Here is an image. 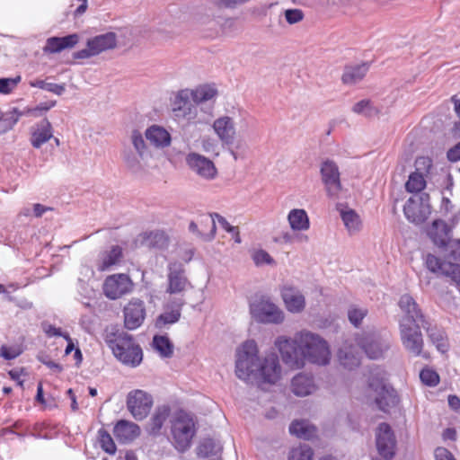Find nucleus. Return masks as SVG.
Segmentation results:
<instances>
[{"label": "nucleus", "mask_w": 460, "mask_h": 460, "mask_svg": "<svg viewBox=\"0 0 460 460\" xmlns=\"http://www.w3.org/2000/svg\"><path fill=\"white\" fill-rule=\"evenodd\" d=\"M320 171L328 196L337 198L341 190L340 172L337 164L331 160H326L322 163Z\"/></svg>", "instance_id": "obj_20"}, {"label": "nucleus", "mask_w": 460, "mask_h": 460, "mask_svg": "<svg viewBox=\"0 0 460 460\" xmlns=\"http://www.w3.org/2000/svg\"><path fill=\"white\" fill-rule=\"evenodd\" d=\"M252 259L256 266L274 265L275 261L268 252L262 249L256 250L252 254Z\"/></svg>", "instance_id": "obj_51"}, {"label": "nucleus", "mask_w": 460, "mask_h": 460, "mask_svg": "<svg viewBox=\"0 0 460 460\" xmlns=\"http://www.w3.org/2000/svg\"><path fill=\"white\" fill-rule=\"evenodd\" d=\"M354 341L357 344L356 347L347 341L339 349V360L348 369H353L359 365V349L363 350L369 358L378 359L384 357L391 346L389 335L376 330L364 331L357 334Z\"/></svg>", "instance_id": "obj_2"}, {"label": "nucleus", "mask_w": 460, "mask_h": 460, "mask_svg": "<svg viewBox=\"0 0 460 460\" xmlns=\"http://www.w3.org/2000/svg\"><path fill=\"white\" fill-rule=\"evenodd\" d=\"M367 70V64L347 66L342 75V81L347 84H357L364 78Z\"/></svg>", "instance_id": "obj_40"}, {"label": "nucleus", "mask_w": 460, "mask_h": 460, "mask_svg": "<svg viewBox=\"0 0 460 460\" xmlns=\"http://www.w3.org/2000/svg\"><path fill=\"white\" fill-rule=\"evenodd\" d=\"M318 386L312 375L298 373L291 380L290 390L299 397H305L316 392Z\"/></svg>", "instance_id": "obj_25"}, {"label": "nucleus", "mask_w": 460, "mask_h": 460, "mask_svg": "<svg viewBox=\"0 0 460 460\" xmlns=\"http://www.w3.org/2000/svg\"><path fill=\"white\" fill-rule=\"evenodd\" d=\"M174 119L179 122L193 123L198 119V106L192 101L189 89L177 92L172 101Z\"/></svg>", "instance_id": "obj_10"}, {"label": "nucleus", "mask_w": 460, "mask_h": 460, "mask_svg": "<svg viewBox=\"0 0 460 460\" xmlns=\"http://www.w3.org/2000/svg\"><path fill=\"white\" fill-rule=\"evenodd\" d=\"M190 170L205 181H214L218 174L212 160L195 152L189 153L185 158Z\"/></svg>", "instance_id": "obj_16"}, {"label": "nucleus", "mask_w": 460, "mask_h": 460, "mask_svg": "<svg viewBox=\"0 0 460 460\" xmlns=\"http://www.w3.org/2000/svg\"><path fill=\"white\" fill-rule=\"evenodd\" d=\"M436 460H456L454 456L445 447H438L435 450Z\"/></svg>", "instance_id": "obj_64"}, {"label": "nucleus", "mask_w": 460, "mask_h": 460, "mask_svg": "<svg viewBox=\"0 0 460 460\" xmlns=\"http://www.w3.org/2000/svg\"><path fill=\"white\" fill-rule=\"evenodd\" d=\"M145 137L151 146L157 149H163L171 145V134L164 127L152 125L145 131Z\"/></svg>", "instance_id": "obj_27"}, {"label": "nucleus", "mask_w": 460, "mask_h": 460, "mask_svg": "<svg viewBox=\"0 0 460 460\" xmlns=\"http://www.w3.org/2000/svg\"><path fill=\"white\" fill-rule=\"evenodd\" d=\"M420 323L411 324L407 319H401L400 339L404 349L413 357L423 356L424 341L420 332Z\"/></svg>", "instance_id": "obj_9"}, {"label": "nucleus", "mask_w": 460, "mask_h": 460, "mask_svg": "<svg viewBox=\"0 0 460 460\" xmlns=\"http://www.w3.org/2000/svg\"><path fill=\"white\" fill-rule=\"evenodd\" d=\"M431 165V160L426 156L419 157L415 161L416 172H422L423 174L424 172H429Z\"/></svg>", "instance_id": "obj_59"}, {"label": "nucleus", "mask_w": 460, "mask_h": 460, "mask_svg": "<svg viewBox=\"0 0 460 460\" xmlns=\"http://www.w3.org/2000/svg\"><path fill=\"white\" fill-rule=\"evenodd\" d=\"M340 215L350 235L360 232L362 228V220L360 216L355 210L345 207L340 209Z\"/></svg>", "instance_id": "obj_34"}, {"label": "nucleus", "mask_w": 460, "mask_h": 460, "mask_svg": "<svg viewBox=\"0 0 460 460\" xmlns=\"http://www.w3.org/2000/svg\"><path fill=\"white\" fill-rule=\"evenodd\" d=\"M427 268L437 274L450 277L456 283L460 285V264L443 261L433 254L426 257Z\"/></svg>", "instance_id": "obj_23"}, {"label": "nucleus", "mask_w": 460, "mask_h": 460, "mask_svg": "<svg viewBox=\"0 0 460 460\" xmlns=\"http://www.w3.org/2000/svg\"><path fill=\"white\" fill-rule=\"evenodd\" d=\"M223 146H226L227 151L232 155L234 161H237L238 159H243L248 151V146L243 139H239L237 141L234 140L233 144Z\"/></svg>", "instance_id": "obj_46"}, {"label": "nucleus", "mask_w": 460, "mask_h": 460, "mask_svg": "<svg viewBox=\"0 0 460 460\" xmlns=\"http://www.w3.org/2000/svg\"><path fill=\"white\" fill-rule=\"evenodd\" d=\"M53 137V128L47 119L36 123L31 129V144L34 148H40Z\"/></svg>", "instance_id": "obj_26"}, {"label": "nucleus", "mask_w": 460, "mask_h": 460, "mask_svg": "<svg viewBox=\"0 0 460 460\" xmlns=\"http://www.w3.org/2000/svg\"><path fill=\"white\" fill-rule=\"evenodd\" d=\"M117 45V36L114 32H107L90 38L86 47L73 54L76 59H86L95 57L106 50L112 49Z\"/></svg>", "instance_id": "obj_13"}, {"label": "nucleus", "mask_w": 460, "mask_h": 460, "mask_svg": "<svg viewBox=\"0 0 460 460\" xmlns=\"http://www.w3.org/2000/svg\"><path fill=\"white\" fill-rule=\"evenodd\" d=\"M426 186V181L422 172H414L410 174L405 184V188L409 192H420Z\"/></svg>", "instance_id": "obj_44"}, {"label": "nucleus", "mask_w": 460, "mask_h": 460, "mask_svg": "<svg viewBox=\"0 0 460 460\" xmlns=\"http://www.w3.org/2000/svg\"><path fill=\"white\" fill-rule=\"evenodd\" d=\"M282 361L292 369H302L306 363L326 366L332 352L328 341L320 334L302 330L292 338L279 336L274 342Z\"/></svg>", "instance_id": "obj_1"}, {"label": "nucleus", "mask_w": 460, "mask_h": 460, "mask_svg": "<svg viewBox=\"0 0 460 460\" xmlns=\"http://www.w3.org/2000/svg\"><path fill=\"white\" fill-rule=\"evenodd\" d=\"M214 217L216 219V224L217 223L224 230L230 234L236 233V227L231 226L225 217L217 213L214 214Z\"/></svg>", "instance_id": "obj_62"}, {"label": "nucleus", "mask_w": 460, "mask_h": 460, "mask_svg": "<svg viewBox=\"0 0 460 460\" xmlns=\"http://www.w3.org/2000/svg\"><path fill=\"white\" fill-rule=\"evenodd\" d=\"M314 451L308 445L300 444L290 449L288 460H312Z\"/></svg>", "instance_id": "obj_43"}, {"label": "nucleus", "mask_w": 460, "mask_h": 460, "mask_svg": "<svg viewBox=\"0 0 460 460\" xmlns=\"http://www.w3.org/2000/svg\"><path fill=\"white\" fill-rule=\"evenodd\" d=\"M170 410L166 406L156 409L151 419V429L153 432H157L161 429L164 423L169 416Z\"/></svg>", "instance_id": "obj_45"}, {"label": "nucleus", "mask_w": 460, "mask_h": 460, "mask_svg": "<svg viewBox=\"0 0 460 460\" xmlns=\"http://www.w3.org/2000/svg\"><path fill=\"white\" fill-rule=\"evenodd\" d=\"M134 286L128 275L117 273L110 275L105 279L102 289L106 297L117 300L123 296L130 294L134 289Z\"/></svg>", "instance_id": "obj_15"}, {"label": "nucleus", "mask_w": 460, "mask_h": 460, "mask_svg": "<svg viewBox=\"0 0 460 460\" xmlns=\"http://www.w3.org/2000/svg\"><path fill=\"white\" fill-rule=\"evenodd\" d=\"M195 22L201 26L205 27L209 31L218 32L220 27V20L221 18L218 16L217 18L211 17L210 12L208 10H204L196 13L194 17Z\"/></svg>", "instance_id": "obj_41"}, {"label": "nucleus", "mask_w": 460, "mask_h": 460, "mask_svg": "<svg viewBox=\"0 0 460 460\" xmlns=\"http://www.w3.org/2000/svg\"><path fill=\"white\" fill-rule=\"evenodd\" d=\"M378 453L385 459H391L395 453V438L391 427L386 423L378 425L376 433Z\"/></svg>", "instance_id": "obj_22"}, {"label": "nucleus", "mask_w": 460, "mask_h": 460, "mask_svg": "<svg viewBox=\"0 0 460 460\" xmlns=\"http://www.w3.org/2000/svg\"><path fill=\"white\" fill-rule=\"evenodd\" d=\"M252 317L261 323L279 324L285 320L283 310L270 298L261 296L250 304Z\"/></svg>", "instance_id": "obj_8"}, {"label": "nucleus", "mask_w": 460, "mask_h": 460, "mask_svg": "<svg viewBox=\"0 0 460 460\" xmlns=\"http://www.w3.org/2000/svg\"><path fill=\"white\" fill-rule=\"evenodd\" d=\"M22 352V349L21 346L14 345V346H2L0 349V355L4 359L11 360L16 358L18 356H20Z\"/></svg>", "instance_id": "obj_54"}, {"label": "nucleus", "mask_w": 460, "mask_h": 460, "mask_svg": "<svg viewBox=\"0 0 460 460\" xmlns=\"http://www.w3.org/2000/svg\"><path fill=\"white\" fill-rule=\"evenodd\" d=\"M421 323V326L426 329L430 341L436 346L438 350L441 353L447 352L449 345L445 332L436 326L426 327L423 323Z\"/></svg>", "instance_id": "obj_39"}, {"label": "nucleus", "mask_w": 460, "mask_h": 460, "mask_svg": "<svg viewBox=\"0 0 460 460\" xmlns=\"http://www.w3.org/2000/svg\"><path fill=\"white\" fill-rule=\"evenodd\" d=\"M171 434L178 451L184 452L190 447L196 434V421L190 413L176 411L171 420Z\"/></svg>", "instance_id": "obj_5"}, {"label": "nucleus", "mask_w": 460, "mask_h": 460, "mask_svg": "<svg viewBox=\"0 0 460 460\" xmlns=\"http://www.w3.org/2000/svg\"><path fill=\"white\" fill-rule=\"evenodd\" d=\"M212 128L222 145L233 144L236 136L235 118L230 115H221L212 124Z\"/></svg>", "instance_id": "obj_21"}, {"label": "nucleus", "mask_w": 460, "mask_h": 460, "mask_svg": "<svg viewBox=\"0 0 460 460\" xmlns=\"http://www.w3.org/2000/svg\"><path fill=\"white\" fill-rule=\"evenodd\" d=\"M38 359L42 363L44 364L45 366H47L49 368H50L52 371L56 372V373H59L62 371L63 367L61 365H59L58 363H56L54 361H52L49 356L47 355H40L38 356Z\"/></svg>", "instance_id": "obj_60"}, {"label": "nucleus", "mask_w": 460, "mask_h": 460, "mask_svg": "<svg viewBox=\"0 0 460 460\" xmlns=\"http://www.w3.org/2000/svg\"><path fill=\"white\" fill-rule=\"evenodd\" d=\"M368 311L366 307L351 305L348 309V318L351 324L358 327L367 316Z\"/></svg>", "instance_id": "obj_47"}, {"label": "nucleus", "mask_w": 460, "mask_h": 460, "mask_svg": "<svg viewBox=\"0 0 460 460\" xmlns=\"http://www.w3.org/2000/svg\"><path fill=\"white\" fill-rule=\"evenodd\" d=\"M190 92L192 101L197 106L208 102H214L217 95V90L212 84L199 85L193 90H190Z\"/></svg>", "instance_id": "obj_35"}, {"label": "nucleus", "mask_w": 460, "mask_h": 460, "mask_svg": "<svg viewBox=\"0 0 460 460\" xmlns=\"http://www.w3.org/2000/svg\"><path fill=\"white\" fill-rule=\"evenodd\" d=\"M106 343L113 356L123 365L129 367H138L143 360V351L133 336L125 332L110 333Z\"/></svg>", "instance_id": "obj_4"}, {"label": "nucleus", "mask_w": 460, "mask_h": 460, "mask_svg": "<svg viewBox=\"0 0 460 460\" xmlns=\"http://www.w3.org/2000/svg\"><path fill=\"white\" fill-rule=\"evenodd\" d=\"M191 288V284L185 274L183 263L172 261L167 265V286L165 294L167 297L181 296Z\"/></svg>", "instance_id": "obj_12"}, {"label": "nucleus", "mask_w": 460, "mask_h": 460, "mask_svg": "<svg viewBox=\"0 0 460 460\" xmlns=\"http://www.w3.org/2000/svg\"><path fill=\"white\" fill-rule=\"evenodd\" d=\"M427 234L437 246L444 247L450 241L451 228L444 221L437 219L428 227Z\"/></svg>", "instance_id": "obj_28"}, {"label": "nucleus", "mask_w": 460, "mask_h": 460, "mask_svg": "<svg viewBox=\"0 0 460 460\" xmlns=\"http://www.w3.org/2000/svg\"><path fill=\"white\" fill-rule=\"evenodd\" d=\"M98 439L101 447L108 454L114 455L116 453L117 447L111 438V436L104 429H100L98 431Z\"/></svg>", "instance_id": "obj_49"}, {"label": "nucleus", "mask_w": 460, "mask_h": 460, "mask_svg": "<svg viewBox=\"0 0 460 460\" xmlns=\"http://www.w3.org/2000/svg\"><path fill=\"white\" fill-rule=\"evenodd\" d=\"M124 324L128 330H136L142 325L146 318V311L145 302L133 297L123 308Z\"/></svg>", "instance_id": "obj_19"}, {"label": "nucleus", "mask_w": 460, "mask_h": 460, "mask_svg": "<svg viewBox=\"0 0 460 460\" xmlns=\"http://www.w3.org/2000/svg\"><path fill=\"white\" fill-rule=\"evenodd\" d=\"M152 397L143 390H133L127 397V408L136 420H143L149 413Z\"/></svg>", "instance_id": "obj_18"}, {"label": "nucleus", "mask_w": 460, "mask_h": 460, "mask_svg": "<svg viewBox=\"0 0 460 460\" xmlns=\"http://www.w3.org/2000/svg\"><path fill=\"white\" fill-rule=\"evenodd\" d=\"M353 112L364 115L366 117H373L377 114L378 111L372 106V103L368 100H361L355 103L352 107Z\"/></svg>", "instance_id": "obj_50"}, {"label": "nucleus", "mask_w": 460, "mask_h": 460, "mask_svg": "<svg viewBox=\"0 0 460 460\" xmlns=\"http://www.w3.org/2000/svg\"><path fill=\"white\" fill-rule=\"evenodd\" d=\"M201 146L204 152L208 154H215L218 155V144L217 142L211 137H203L201 139Z\"/></svg>", "instance_id": "obj_58"}, {"label": "nucleus", "mask_w": 460, "mask_h": 460, "mask_svg": "<svg viewBox=\"0 0 460 460\" xmlns=\"http://www.w3.org/2000/svg\"><path fill=\"white\" fill-rule=\"evenodd\" d=\"M288 225L294 232H304L310 228V220L303 208L291 209L287 217Z\"/></svg>", "instance_id": "obj_33"}, {"label": "nucleus", "mask_w": 460, "mask_h": 460, "mask_svg": "<svg viewBox=\"0 0 460 460\" xmlns=\"http://www.w3.org/2000/svg\"><path fill=\"white\" fill-rule=\"evenodd\" d=\"M399 306L405 314L402 319H407L408 323H424L423 314L418 307L415 300L409 295H403L399 300Z\"/></svg>", "instance_id": "obj_32"}, {"label": "nucleus", "mask_w": 460, "mask_h": 460, "mask_svg": "<svg viewBox=\"0 0 460 460\" xmlns=\"http://www.w3.org/2000/svg\"><path fill=\"white\" fill-rule=\"evenodd\" d=\"M259 349L253 340L244 341L236 349L235 374L239 379L250 382L254 376L261 358L258 356Z\"/></svg>", "instance_id": "obj_7"}, {"label": "nucleus", "mask_w": 460, "mask_h": 460, "mask_svg": "<svg viewBox=\"0 0 460 460\" xmlns=\"http://www.w3.org/2000/svg\"><path fill=\"white\" fill-rule=\"evenodd\" d=\"M30 85L31 87L46 90V91L53 93H55L57 95L63 94L65 90H66L65 84H55V83H49L47 81L40 80V79H37V80H34V81H31L30 82Z\"/></svg>", "instance_id": "obj_48"}, {"label": "nucleus", "mask_w": 460, "mask_h": 460, "mask_svg": "<svg viewBox=\"0 0 460 460\" xmlns=\"http://www.w3.org/2000/svg\"><path fill=\"white\" fill-rule=\"evenodd\" d=\"M289 431L299 438L308 440L315 436L316 429L308 420H296L291 422Z\"/></svg>", "instance_id": "obj_36"}, {"label": "nucleus", "mask_w": 460, "mask_h": 460, "mask_svg": "<svg viewBox=\"0 0 460 460\" xmlns=\"http://www.w3.org/2000/svg\"><path fill=\"white\" fill-rule=\"evenodd\" d=\"M130 140L134 151L124 155L126 165L134 172H145L153 167L154 157L141 132L133 130L130 135Z\"/></svg>", "instance_id": "obj_6"}, {"label": "nucleus", "mask_w": 460, "mask_h": 460, "mask_svg": "<svg viewBox=\"0 0 460 460\" xmlns=\"http://www.w3.org/2000/svg\"><path fill=\"white\" fill-rule=\"evenodd\" d=\"M286 21L289 24H295L301 22L304 18V13L300 9H287L284 12Z\"/></svg>", "instance_id": "obj_57"}, {"label": "nucleus", "mask_w": 460, "mask_h": 460, "mask_svg": "<svg viewBox=\"0 0 460 460\" xmlns=\"http://www.w3.org/2000/svg\"><path fill=\"white\" fill-rule=\"evenodd\" d=\"M185 303L184 297L181 296L165 297L163 304V313L157 316L155 326L164 328L176 323L181 318Z\"/></svg>", "instance_id": "obj_17"}, {"label": "nucleus", "mask_w": 460, "mask_h": 460, "mask_svg": "<svg viewBox=\"0 0 460 460\" xmlns=\"http://www.w3.org/2000/svg\"><path fill=\"white\" fill-rule=\"evenodd\" d=\"M153 348L162 358H171L173 354V345L166 336L155 335Z\"/></svg>", "instance_id": "obj_42"}, {"label": "nucleus", "mask_w": 460, "mask_h": 460, "mask_svg": "<svg viewBox=\"0 0 460 460\" xmlns=\"http://www.w3.org/2000/svg\"><path fill=\"white\" fill-rule=\"evenodd\" d=\"M199 228V236L206 241H211L217 231L216 219L214 214L201 215L198 218Z\"/></svg>", "instance_id": "obj_38"}, {"label": "nucleus", "mask_w": 460, "mask_h": 460, "mask_svg": "<svg viewBox=\"0 0 460 460\" xmlns=\"http://www.w3.org/2000/svg\"><path fill=\"white\" fill-rule=\"evenodd\" d=\"M219 447L214 443L212 439H205L198 448V454L203 457L209 455L216 454Z\"/></svg>", "instance_id": "obj_55"}, {"label": "nucleus", "mask_w": 460, "mask_h": 460, "mask_svg": "<svg viewBox=\"0 0 460 460\" xmlns=\"http://www.w3.org/2000/svg\"><path fill=\"white\" fill-rule=\"evenodd\" d=\"M281 376L282 367L279 358L275 353H270L261 360L251 382L260 386L275 385L281 379Z\"/></svg>", "instance_id": "obj_11"}, {"label": "nucleus", "mask_w": 460, "mask_h": 460, "mask_svg": "<svg viewBox=\"0 0 460 460\" xmlns=\"http://www.w3.org/2000/svg\"><path fill=\"white\" fill-rule=\"evenodd\" d=\"M421 382L429 386H436L439 382L438 373L430 368H423L420 373Z\"/></svg>", "instance_id": "obj_52"}, {"label": "nucleus", "mask_w": 460, "mask_h": 460, "mask_svg": "<svg viewBox=\"0 0 460 460\" xmlns=\"http://www.w3.org/2000/svg\"><path fill=\"white\" fill-rule=\"evenodd\" d=\"M21 82V76L17 75L13 78H0V93H11Z\"/></svg>", "instance_id": "obj_53"}, {"label": "nucleus", "mask_w": 460, "mask_h": 460, "mask_svg": "<svg viewBox=\"0 0 460 460\" xmlns=\"http://www.w3.org/2000/svg\"><path fill=\"white\" fill-rule=\"evenodd\" d=\"M366 396L385 412L398 402L394 389L387 382V373L382 367H375L369 370Z\"/></svg>", "instance_id": "obj_3"}, {"label": "nucleus", "mask_w": 460, "mask_h": 460, "mask_svg": "<svg viewBox=\"0 0 460 460\" xmlns=\"http://www.w3.org/2000/svg\"><path fill=\"white\" fill-rule=\"evenodd\" d=\"M44 332L49 337H64L66 340H69V335L67 333H63L60 328H57L51 324L44 326Z\"/></svg>", "instance_id": "obj_63"}, {"label": "nucleus", "mask_w": 460, "mask_h": 460, "mask_svg": "<svg viewBox=\"0 0 460 460\" xmlns=\"http://www.w3.org/2000/svg\"><path fill=\"white\" fill-rule=\"evenodd\" d=\"M455 207L452 204L451 200L448 198H443L440 207V212L446 217H449L451 214L455 211Z\"/></svg>", "instance_id": "obj_61"}, {"label": "nucleus", "mask_w": 460, "mask_h": 460, "mask_svg": "<svg viewBox=\"0 0 460 460\" xmlns=\"http://www.w3.org/2000/svg\"><path fill=\"white\" fill-rule=\"evenodd\" d=\"M34 114V110H32L31 108L30 107H25L23 108L22 110H20L18 108H13L10 112L8 113V116L9 118H7L8 119H12L13 122L10 123L11 124V127L15 124L18 119L22 117V116H31Z\"/></svg>", "instance_id": "obj_56"}, {"label": "nucleus", "mask_w": 460, "mask_h": 460, "mask_svg": "<svg viewBox=\"0 0 460 460\" xmlns=\"http://www.w3.org/2000/svg\"><path fill=\"white\" fill-rule=\"evenodd\" d=\"M79 42V35L73 33L65 37H50L43 48L45 53H58L71 49Z\"/></svg>", "instance_id": "obj_29"}, {"label": "nucleus", "mask_w": 460, "mask_h": 460, "mask_svg": "<svg viewBox=\"0 0 460 460\" xmlns=\"http://www.w3.org/2000/svg\"><path fill=\"white\" fill-rule=\"evenodd\" d=\"M280 295L287 310L292 314H299L305 307V298L303 293L295 287L284 286Z\"/></svg>", "instance_id": "obj_24"}, {"label": "nucleus", "mask_w": 460, "mask_h": 460, "mask_svg": "<svg viewBox=\"0 0 460 460\" xmlns=\"http://www.w3.org/2000/svg\"><path fill=\"white\" fill-rule=\"evenodd\" d=\"M142 244L155 249H164L168 245V237L163 231L146 232L141 235Z\"/></svg>", "instance_id": "obj_37"}, {"label": "nucleus", "mask_w": 460, "mask_h": 460, "mask_svg": "<svg viewBox=\"0 0 460 460\" xmlns=\"http://www.w3.org/2000/svg\"><path fill=\"white\" fill-rule=\"evenodd\" d=\"M114 436L121 443H129L140 434L138 425L134 422L121 420L117 422L113 429Z\"/></svg>", "instance_id": "obj_31"}, {"label": "nucleus", "mask_w": 460, "mask_h": 460, "mask_svg": "<svg viewBox=\"0 0 460 460\" xmlns=\"http://www.w3.org/2000/svg\"><path fill=\"white\" fill-rule=\"evenodd\" d=\"M122 249L115 245L110 250L102 252L96 260V268L100 271L111 270L113 266L118 265L121 261Z\"/></svg>", "instance_id": "obj_30"}, {"label": "nucleus", "mask_w": 460, "mask_h": 460, "mask_svg": "<svg viewBox=\"0 0 460 460\" xmlns=\"http://www.w3.org/2000/svg\"><path fill=\"white\" fill-rule=\"evenodd\" d=\"M406 218L416 225L423 223L430 215L429 196L427 193L415 194L403 207Z\"/></svg>", "instance_id": "obj_14"}]
</instances>
